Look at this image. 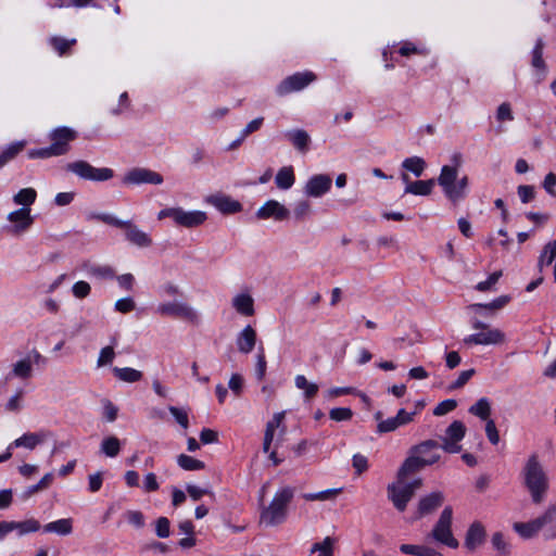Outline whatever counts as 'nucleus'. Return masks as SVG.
<instances>
[{
	"instance_id": "1",
	"label": "nucleus",
	"mask_w": 556,
	"mask_h": 556,
	"mask_svg": "<svg viewBox=\"0 0 556 556\" xmlns=\"http://www.w3.org/2000/svg\"><path fill=\"white\" fill-rule=\"evenodd\" d=\"M440 450V443L435 440H426L412 446L408 457L399 469L400 480L438 463L441 458Z\"/></svg>"
},
{
	"instance_id": "2",
	"label": "nucleus",
	"mask_w": 556,
	"mask_h": 556,
	"mask_svg": "<svg viewBox=\"0 0 556 556\" xmlns=\"http://www.w3.org/2000/svg\"><path fill=\"white\" fill-rule=\"evenodd\" d=\"M521 475L532 502L541 504L545 500L548 490V478L536 454H532L527 459Z\"/></svg>"
},
{
	"instance_id": "3",
	"label": "nucleus",
	"mask_w": 556,
	"mask_h": 556,
	"mask_svg": "<svg viewBox=\"0 0 556 556\" xmlns=\"http://www.w3.org/2000/svg\"><path fill=\"white\" fill-rule=\"evenodd\" d=\"M293 489L286 486L276 492L270 504L264 507L260 515V522L266 527H275L287 518L288 505L293 498Z\"/></svg>"
},
{
	"instance_id": "4",
	"label": "nucleus",
	"mask_w": 556,
	"mask_h": 556,
	"mask_svg": "<svg viewBox=\"0 0 556 556\" xmlns=\"http://www.w3.org/2000/svg\"><path fill=\"white\" fill-rule=\"evenodd\" d=\"M458 177L457 166L444 165L438 177V184L442 187L445 197L454 204L460 202L467 197L469 178L468 176Z\"/></svg>"
},
{
	"instance_id": "5",
	"label": "nucleus",
	"mask_w": 556,
	"mask_h": 556,
	"mask_svg": "<svg viewBox=\"0 0 556 556\" xmlns=\"http://www.w3.org/2000/svg\"><path fill=\"white\" fill-rule=\"evenodd\" d=\"M96 218L104 224L123 229L126 240L134 245L148 248L152 244L151 237L130 220H122L111 214H98Z\"/></svg>"
},
{
	"instance_id": "6",
	"label": "nucleus",
	"mask_w": 556,
	"mask_h": 556,
	"mask_svg": "<svg viewBox=\"0 0 556 556\" xmlns=\"http://www.w3.org/2000/svg\"><path fill=\"white\" fill-rule=\"evenodd\" d=\"M471 327L479 332L465 337L463 339L465 345H497L506 341V336L502 330L492 328L478 319L472 320Z\"/></svg>"
},
{
	"instance_id": "7",
	"label": "nucleus",
	"mask_w": 556,
	"mask_h": 556,
	"mask_svg": "<svg viewBox=\"0 0 556 556\" xmlns=\"http://www.w3.org/2000/svg\"><path fill=\"white\" fill-rule=\"evenodd\" d=\"M396 478V482L388 486V497L397 510L404 511L415 491L421 488L422 480L418 478L410 483H405L406 478L401 480L399 476Z\"/></svg>"
},
{
	"instance_id": "8",
	"label": "nucleus",
	"mask_w": 556,
	"mask_h": 556,
	"mask_svg": "<svg viewBox=\"0 0 556 556\" xmlns=\"http://www.w3.org/2000/svg\"><path fill=\"white\" fill-rule=\"evenodd\" d=\"M160 220L172 218L177 226L194 228L205 223L207 215L203 211H185L182 207H166L157 213Z\"/></svg>"
},
{
	"instance_id": "9",
	"label": "nucleus",
	"mask_w": 556,
	"mask_h": 556,
	"mask_svg": "<svg viewBox=\"0 0 556 556\" xmlns=\"http://www.w3.org/2000/svg\"><path fill=\"white\" fill-rule=\"evenodd\" d=\"M66 170L78 178L89 181H108L114 177V170L109 167H94L87 161H74L66 165Z\"/></svg>"
},
{
	"instance_id": "10",
	"label": "nucleus",
	"mask_w": 556,
	"mask_h": 556,
	"mask_svg": "<svg viewBox=\"0 0 556 556\" xmlns=\"http://www.w3.org/2000/svg\"><path fill=\"white\" fill-rule=\"evenodd\" d=\"M452 507L446 506L442 510L440 518L437 521L429 536L432 538L434 541L442 543L451 548H456L458 546V541L453 536L452 533Z\"/></svg>"
},
{
	"instance_id": "11",
	"label": "nucleus",
	"mask_w": 556,
	"mask_h": 556,
	"mask_svg": "<svg viewBox=\"0 0 556 556\" xmlns=\"http://www.w3.org/2000/svg\"><path fill=\"white\" fill-rule=\"evenodd\" d=\"M466 426L460 420H454L445 430V434L441 439V448L450 454L459 453L462 451L460 441L466 435Z\"/></svg>"
},
{
	"instance_id": "12",
	"label": "nucleus",
	"mask_w": 556,
	"mask_h": 556,
	"mask_svg": "<svg viewBox=\"0 0 556 556\" xmlns=\"http://www.w3.org/2000/svg\"><path fill=\"white\" fill-rule=\"evenodd\" d=\"M416 413H408L404 408L397 410L394 417L382 419L383 414L381 412L375 413L374 417L378 421L377 433L383 434L393 432L402 426L408 425L414 420Z\"/></svg>"
},
{
	"instance_id": "13",
	"label": "nucleus",
	"mask_w": 556,
	"mask_h": 556,
	"mask_svg": "<svg viewBox=\"0 0 556 556\" xmlns=\"http://www.w3.org/2000/svg\"><path fill=\"white\" fill-rule=\"evenodd\" d=\"M316 75L313 72L306 71L295 73L286 77L276 88L278 96H286L291 92L300 91L307 87L311 83L316 80Z\"/></svg>"
},
{
	"instance_id": "14",
	"label": "nucleus",
	"mask_w": 556,
	"mask_h": 556,
	"mask_svg": "<svg viewBox=\"0 0 556 556\" xmlns=\"http://www.w3.org/2000/svg\"><path fill=\"white\" fill-rule=\"evenodd\" d=\"M77 138V131L70 127H58L49 134L51 149L56 156L66 154L71 150V142Z\"/></svg>"
},
{
	"instance_id": "15",
	"label": "nucleus",
	"mask_w": 556,
	"mask_h": 556,
	"mask_svg": "<svg viewBox=\"0 0 556 556\" xmlns=\"http://www.w3.org/2000/svg\"><path fill=\"white\" fill-rule=\"evenodd\" d=\"M156 313L161 316L181 318L190 323H198L199 320L198 313L184 302L162 303L156 307Z\"/></svg>"
},
{
	"instance_id": "16",
	"label": "nucleus",
	"mask_w": 556,
	"mask_h": 556,
	"mask_svg": "<svg viewBox=\"0 0 556 556\" xmlns=\"http://www.w3.org/2000/svg\"><path fill=\"white\" fill-rule=\"evenodd\" d=\"M8 220L13 224L4 228L9 233L13 236L24 233L34 223V218L30 215V207H21L9 213Z\"/></svg>"
},
{
	"instance_id": "17",
	"label": "nucleus",
	"mask_w": 556,
	"mask_h": 556,
	"mask_svg": "<svg viewBox=\"0 0 556 556\" xmlns=\"http://www.w3.org/2000/svg\"><path fill=\"white\" fill-rule=\"evenodd\" d=\"M122 181L125 185H161L163 182V177L154 170L143 167H135L125 174Z\"/></svg>"
},
{
	"instance_id": "18",
	"label": "nucleus",
	"mask_w": 556,
	"mask_h": 556,
	"mask_svg": "<svg viewBox=\"0 0 556 556\" xmlns=\"http://www.w3.org/2000/svg\"><path fill=\"white\" fill-rule=\"evenodd\" d=\"M255 215L262 220L273 218L276 222H283L289 219L290 211L278 201L268 200L256 211Z\"/></svg>"
},
{
	"instance_id": "19",
	"label": "nucleus",
	"mask_w": 556,
	"mask_h": 556,
	"mask_svg": "<svg viewBox=\"0 0 556 556\" xmlns=\"http://www.w3.org/2000/svg\"><path fill=\"white\" fill-rule=\"evenodd\" d=\"M332 185V179L329 175L317 174L312 176L304 186V193L307 197L320 198L326 194Z\"/></svg>"
},
{
	"instance_id": "20",
	"label": "nucleus",
	"mask_w": 556,
	"mask_h": 556,
	"mask_svg": "<svg viewBox=\"0 0 556 556\" xmlns=\"http://www.w3.org/2000/svg\"><path fill=\"white\" fill-rule=\"evenodd\" d=\"M205 201L223 214H235L242 211V204L227 194H211Z\"/></svg>"
},
{
	"instance_id": "21",
	"label": "nucleus",
	"mask_w": 556,
	"mask_h": 556,
	"mask_svg": "<svg viewBox=\"0 0 556 556\" xmlns=\"http://www.w3.org/2000/svg\"><path fill=\"white\" fill-rule=\"evenodd\" d=\"M285 419V412L275 413L273 418L266 424L264 433L263 451L268 453L270 445L274 441L275 431L281 428V433H285L286 428L282 425Z\"/></svg>"
},
{
	"instance_id": "22",
	"label": "nucleus",
	"mask_w": 556,
	"mask_h": 556,
	"mask_svg": "<svg viewBox=\"0 0 556 556\" xmlns=\"http://www.w3.org/2000/svg\"><path fill=\"white\" fill-rule=\"evenodd\" d=\"M444 496L442 492H432L427 496L420 498L416 518L419 519L426 515L433 513L443 503Z\"/></svg>"
},
{
	"instance_id": "23",
	"label": "nucleus",
	"mask_w": 556,
	"mask_h": 556,
	"mask_svg": "<svg viewBox=\"0 0 556 556\" xmlns=\"http://www.w3.org/2000/svg\"><path fill=\"white\" fill-rule=\"evenodd\" d=\"M256 331L255 329L248 325L245 326L237 336L236 344L239 352L243 354H249L253 351L256 343Z\"/></svg>"
},
{
	"instance_id": "24",
	"label": "nucleus",
	"mask_w": 556,
	"mask_h": 556,
	"mask_svg": "<svg viewBox=\"0 0 556 556\" xmlns=\"http://www.w3.org/2000/svg\"><path fill=\"white\" fill-rule=\"evenodd\" d=\"M540 528L546 539L556 538V505L549 506L540 517Z\"/></svg>"
},
{
	"instance_id": "25",
	"label": "nucleus",
	"mask_w": 556,
	"mask_h": 556,
	"mask_svg": "<svg viewBox=\"0 0 556 556\" xmlns=\"http://www.w3.org/2000/svg\"><path fill=\"white\" fill-rule=\"evenodd\" d=\"M49 435L50 432L46 430H41L39 432L25 433L22 437L14 440V442L10 446L34 450L38 444L42 443Z\"/></svg>"
},
{
	"instance_id": "26",
	"label": "nucleus",
	"mask_w": 556,
	"mask_h": 556,
	"mask_svg": "<svg viewBox=\"0 0 556 556\" xmlns=\"http://www.w3.org/2000/svg\"><path fill=\"white\" fill-rule=\"evenodd\" d=\"M231 304L236 312L242 316L250 317L255 313L254 300L249 293H239L235 295Z\"/></svg>"
},
{
	"instance_id": "27",
	"label": "nucleus",
	"mask_w": 556,
	"mask_h": 556,
	"mask_svg": "<svg viewBox=\"0 0 556 556\" xmlns=\"http://www.w3.org/2000/svg\"><path fill=\"white\" fill-rule=\"evenodd\" d=\"M291 144L301 153H306L309 148L311 137L304 129H293L285 134Z\"/></svg>"
},
{
	"instance_id": "28",
	"label": "nucleus",
	"mask_w": 556,
	"mask_h": 556,
	"mask_svg": "<svg viewBox=\"0 0 556 556\" xmlns=\"http://www.w3.org/2000/svg\"><path fill=\"white\" fill-rule=\"evenodd\" d=\"M43 532L56 533L59 535H68L73 532V519L63 518L55 521H51L43 526Z\"/></svg>"
},
{
	"instance_id": "29",
	"label": "nucleus",
	"mask_w": 556,
	"mask_h": 556,
	"mask_svg": "<svg viewBox=\"0 0 556 556\" xmlns=\"http://www.w3.org/2000/svg\"><path fill=\"white\" fill-rule=\"evenodd\" d=\"M295 182V175L292 166L281 167L275 177L277 188L281 190L290 189Z\"/></svg>"
},
{
	"instance_id": "30",
	"label": "nucleus",
	"mask_w": 556,
	"mask_h": 556,
	"mask_svg": "<svg viewBox=\"0 0 556 556\" xmlns=\"http://www.w3.org/2000/svg\"><path fill=\"white\" fill-rule=\"evenodd\" d=\"M81 268L89 275L100 279H113L115 277V270L108 265H94L90 262H84Z\"/></svg>"
},
{
	"instance_id": "31",
	"label": "nucleus",
	"mask_w": 556,
	"mask_h": 556,
	"mask_svg": "<svg viewBox=\"0 0 556 556\" xmlns=\"http://www.w3.org/2000/svg\"><path fill=\"white\" fill-rule=\"evenodd\" d=\"M468 412L481 420L488 421L492 412L491 402L488 397H481L469 407Z\"/></svg>"
},
{
	"instance_id": "32",
	"label": "nucleus",
	"mask_w": 556,
	"mask_h": 556,
	"mask_svg": "<svg viewBox=\"0 0 556 556\" xmlns=\"http://www.w3.org/2000/svg\"><path fill=\"white\" fill-rule=\"evenodd\" d=\"M434 187V179L428 180H416L408 182L405 188V193H412L415 195H429Z\"/></svg>"
},
{
	"instance_id": "33",
	"label": "nucleus",
	"mask_w": 556,
	"mask_h": 556,
	"mask_svg": "<svg viewBox=\"0 0 556 556\" xmlns=\"http://www.w3.org/2000/svg\"><path fill=\"white\" fill-rule=\"evenodd\" d=\"M11 375L20 379H28L33 376V361L30 357H25L17 361L13 367Z\"/></svg>"
},
{
	"instance_id": "34",
	"label": "nucleus",
	"mask_w": 556,
	"mask_h": 556,
	"mask_svg": "<svg viewBox=\"0 0 556 556\" xmlns=\"http://www.w3.org/2000/svg\"><path fill=\"white\" fill-rule=\"evenodd\" d=\"M540 521L538 518L529 521V522H515L514 530L522 538L529 539L534 536L538 532L541 531Z\"/></svg>"
},
{
	"instance_id": "35",
	"label": "nucleus",
	"mask_w": 556,
	"mask_h": 556,
	"mask_svg": "<svg viewBox=\"0 0 556 556\" xmlns=\"http://www.w3.org/2000/svg\"><path fill=\"white\" fill-rule=\"evenodd\" d=\"M40 528V522L35 518L23 521H12V529L16 531L20 536L37 532Z\"/></svg>"
},
{
	"instance_id": "36",
	"label": "nucleus",
	"mask_w": 556,
	"mask_h": 556,
	"mask_svg": "<svg viewBox=\"0 0 556 556\" xmlns=\"http://www.w3.org/2000/svg\"><path fill=\"white\" fill-rule=\"evenodd\" d=\"M484 538V529L479 523H473L469 528L466 535V546L470 549L475 548L477 545L481 544Z\"/></svg>"
},
{
	"instance_id": "37",
	"label": "nucleus",
	"mask_w": 556,
	"mask_h": 556,
	"mask_svg": "<svg viewBox=\"0 0 556 556\" xmlns=\"http://www.w3.org/2000/svg\"><path fill=\"white\" fill-rule=\"evenodd\" d=\"M402 167L413 173L416 177H420L426 168V162L419 156H412L402 162Z\"/></svg>"
},
{
	"instance_id": "38",
	"label": "nucleus",
	"mask_w": 556,
	"mask_h": 556,
	"mask_svg": "<svg viewBox=\"0 0 556 556\" xmlns=\"http://www.w3.org/2000/svg\"><path fill=\"white\" fill-rule=\"evenodd\" d=\"M113 372L116 378H118L122 381L129 382V383L137 382V381L141 380V378L143 376L141 371L130 368V367H124V368L115 367L113 369Z\"/></svg>"
},
{
	"instance_id": "39",
	"label": "nucleus",
	"mask_w": 556,
	"mask_h": 556,
	"mask_svg": "<svg viewBox=\"0 0 556 556\" xmlns=\"http://www.w3.org/2000/svg\"><path fill=\"white\" fill-rule=\"evenodd\" d=\"M37 192L33 188H24L21 189L14 197L13 201L17 205H22L23 207H30V205L36 201Z\"/></svg>"
},
{
	"instance_id": "40",
	"label": "nucleus",
	"mask_w": 556,
	"mask_h": 556,
	"mask_svg": "<svg viewBox=\"0 0 556 556\" xmlns=\"http://www.w3.org/2000/svg\"><path fill=\"white\" fill-rule=\"evenodd\" d=\"M25 141H17L8 146L0 153V168L3 167L8 162L13 160L25 148Z\"/></svg>"
},
{
	"instance_id": "41",
	"label": "nucleus",
	"mask_w": 556,
	"mask_h": 556,
	"mask_svg": "<svg viewBox=\"0 0 556 556\" xmlns=\"http://www.w3.org/2000/svg\"><path fill=\"white\" fill-rule=\"evenodd\" d=\"M49 42L59 55H64L71 51L72 47L76 43V39L54 36L50 38Z\"/></svg>"
},
{
	"instance_id": "42",
	"label": "nucleus",
	"mask_w": 556,
	"mask_h": 556,
	"mask_svg": "<svg viewBox=\"0 0 556 556\" xmlns=\"http://www.w3.org/2000/svg\"><path fill=\"white\" fill-rule=\"evenodd\" d=\"M294 384L298 389L304 391V395L306 399L314 397L318 392V386L316 383L307 381V379L303 375H298L295 377Z\"/></svg>"
},
{
	"instance_id": "43",
	"label": "nucleus",
	"mask_w": 556,
	"mask_h": 556,
	"mask_svg": "<svg viewBox=\"0 0 556 556\" xmlns=\"http://www.w3.org/2000/svg\"><path fill=\"white\" fill-rule=\"evenodd\" d=\"M177 463L184 470H188V471L201 470V469H204V467H205L203 462L195 459L192 456H189L186 454H180L177 457Z\"/></svg>"
},
{
	"instance_id": "44",
	"label": "nucleus",
	"mask_w": 556,
	"mask_h": 556,
	"mask_svg": "<svg viewBox=\"0 0 556 556\" xmlns=\"http://www.w3.org/2000/svg\"><path fill=\"white\" fill-rule=\"evenodd\" d=\"M319 553L317 556H333V540L330 536L321 542H316L311 547V553Z\"/></svg>"
},
{
	"instance_id": "45",
	"label": "nucleus",
	"mask_w": 556,
	"mask_h": 556,
	"mask_svg": "<svg viewBox=\"0 0 556 556\" xmlns=\"http://www.w3.org/2000/svg\"><path fill=\"white\" fill-rule=\"evenodd\" d=\"M101 451L109 457H115L121 451V442L116 437L105 438L101 443Z\"/></svg>"
},
{
	"instance_id": "46",
	"label": "nucleus",
	"mask_w": 556,
	"mask_h": 556,
	"mask_svg": "<svg viewBox=\"0 0 556 556\" xmlns=\"http://www.w3.org/2000/svg\"><path fill=\"white\" fill-rule=\"evenodd\" d=\"M510 301L509 295H501L497 299L493 300L490 303H476L470 306L472 309H490V311H497L503 308L508 302Z\"/></svg>"
},
{
	"instance_id": "47",
	"label": "nucleus",
	"mask_w": 556,
	"mask_h": 556,
	"mask_svg": "<svg viewBox=\"0 0 556 556\" xmlns=\"http://www.w3.org/2000/svg\"><path fill=\"white\" fill-rule=\"evenodd\" d=\"M340 489H328L325 491H320L317 493H305L303 494V498L306 501H330L334 500L336 496L340 493Z\"/></svg>"
},
{
	"instance_id": "48",
	"label": "nucleus",
	"mask_w": 556,
	"mask_h": 556,
	"mask_svg": "<svg viewBox=\"0 0 556 556\" xmlns=\"http://www.w3.org/2000/svg\"><path fill=\"white\" fill-rule=\"evenodd\" d=\"M543 48H544V42L540 38L536 40V43L532 51V66L535 68H542V70L545 68V62L543 60Z\"/></svg>"
},
{
	"instance_id": "49",
	"label": "nucleus",
	"mask_w": 556,
	"mask_h": 556,
	"mask_svg": "<svg viewBox=\"0 0 556 556\" xmlns=\"http://www.w3.org/2000/svg\"><path fill=\"white\" fill-rule=\"evenodd\" d=\"M311 212H312V205L307 200L299 201L293 208L294 218L299 222H302L305 218H307L309 216Z\"/></svg>"
},
{
	"instance_id": "50",
	"label": "nucleus",
	"mask_w": 556,
	"mask_h": 556,
	"mask_svg": "<svg viewBox=\"0 0 556 556\" xmlns=\"http://www.w3.org/2000/svg\"><path fill=\"white\" fill-rule=\"evenodd\" d=\"M329 417L334 421H348L353 417V412L349 407H336L330 409Z\"/></svg>"
},
{
	"instance_id": "51",
	"label": "nucleus",
	"mask_w": 556,
	"mask_h": 556,
	"mask_svg": "<svg viewBox=\"0 0 556 556\" xmlns=\"http://www.w3.org/2000/svg\"><path fill=\"white\" fill-rule=\"evenodd\" d=\"M457 407L456 400L448 399L440 402L433 409L434 416H444Z\"/></svg>"
},
{
	"instance_id": "52",
	"label": "nucleus",
	"mask_w": 556,
	"mask_h": 556,
	"mask_svg": "<svg viewBox=\"0 0 556 556\" xmlns=\"http://www.w3.org/2000/svg\"><path fill=\"white\" fill-rule=\"evenodd\" d=\"M475 372L473 368L462 371L458 378L448 386V391L463 388L471 379Z\"/></svg>"
},
{
	"instance_id": "53",
	"label": "nucleus",
	"mask_w": 556,
	"mask_h": 556,
	"mask_svg": "<svg viewBox=\"0 0 556 556\" xmlns=\"http://www.w3.org/2000/svg\"><path fill=\"white\" fill-rule=\"evenodd\" d=\"M502 277V270L494 271L491 274L486 280L480 281L476 289L481 292H485L491 290L498 281V279Z\"/></svg>"
},
{
	"instance_id": "54",
	"label": "nucleus",
	"mask_w": 556,
	"mask_h": 556,
	"mask_svg": "<svg viewBox=\"0 0 556 556\" xmlns=\"http://www.w3.org/2000/svg\"><path fill=\"white\" fill-rule=\"evenodd\" d=\"M73 295L76 299H85L87 298L91 292V287L87 281L80 280L74 283L72 288Z\"/></svg>"
},
{
	"instance_id": "55",
	"label": "nucleus",
	"mask_w": 556,
	"mask_h": 556,
	"mask_svg": "<svg viewBox=\"0 0 556 556\" xmlns=\"http://www.w3.org/2000/svg\"><path fill=\"white\" fill-rule=\"evenodd\" d=\"M53 481V475L51 472L46 473L37 484H34L28 488L27 495H33L34 493H37L41 490H45L49 488V485Z\"/></svg>"
},
{
	"instance_id": "56",
	"label": "nucleus",
	"mask_w": 556,
	"mask_h": 556,
	"mask_svg": "<svg viewBox=\"0 0 556 556\" xmlns=\"http://www.w3.org/2000/svg\"><path fill=\"white\" fill-rule=\"evenodd\" d=\"M169 413L173 415L175 420L184 428L187 429L189 426L188 414L186 410L178 408L176 406L168 407Z\"/></svg>"
},
{
	"instance_id": "57",
	"label": "nucleus",
	"mask_w": 556,
	"mask_h": 556,
	"mask_svg": "<svg viewBox=\"0 0 556 556\" xmlns=\"http://www.w3.org/2000/svg\"><path fill=\"white\" fill-rule=\"evenodd\" d=\"M124 516L126 520L136 528H142L144 526V516L139 510H127Z\"/></svg>"
},
{
	"instance_id": "58",
	"label": "nucleus",
	"mask_w": 556,
	"mask_h": 556,
	"mask_svg": "<svg viewBox=\"0 0 556 556\" xmlns=\"http://www.w3.org/2000/svg\"><path fill=\"white\" fill-rule=\"evenodd\" d=\"M492 544L502 555H507L509 553V545L502 533L497 532L493 534Z\"/></svg>"
},
{
	"instance_id": "59",
	"label": "nucleus",
	"mask_w": 556,
	"mask_h": 556,
	"mask_svg": "<svg viewBox=\"0 0 556 556\" xmlns=\"http://www.w3.org/2000/svg\"><path fill=\"white\" fill-rule=\"evenodd\" d=\"M170 522L166 517H160L156 520L155 532L159 538L165 539L169 536Z\"/></svg>"
},
{
	"instance_id": "60",
	"label": "nucleus",
	"mask_w": 556,
	"mask_h": 556,
	"mask_svg": "<svg viewBox=\"0 0 556 556\" xmlns=\"http://www.w3.org/2000/svg\"><path fill=\"white\" fill-rule=\"evenodd\" d=\"M518 195L522 203L531 202L535 197L534 187L528 185H521L518 187Z\"/></svg>"
},
{
	"instance_id": "61",
	"label": "nucleus",
	"mask_w": 556,
	"mask_h": 556,
	"mask_svg": "<svg viewBox=\"0 0 556 556\" xmlns=\"http://www.w3.org/2000/svg\"><path fill=\"white\" fill-rule=\"evenodd\" d=\"M485 434L493 445L500 442V434L493 419L485 421Z\"/></svg>"
},
{
	"instance_id": "62",
	"label": "nucleus",
	"mask_w": 556,
	"mask_h": 556,
	"mask_svg": "<svg viewBox=\"0 0 556 556\" xmlns=\"http://www.w3.org/2000/svg\"><path fill=\"white\" fill-rule=\"evenodd\" d=\"M135 307L136 304L131 298L119 299L115 302V309L123 314L134 311Z\"/></svg>"
},
{
	"instance_id": "63",
	"label": "nucleus",
	"mask_w": 556,
	"mask_h": 556,
	"mask_svg": "<svg viewBox=\"0 0 556 556\" xmlns=\"http://www.w3.org/2000/svg\"><path fill=\"white\" fill-rule=\"evenodd\" d=\"M243 378L239 374H233L228 382L229 389L233 392L236 396H239L243 389Z\"/></svg>"
},
{
	"instance_id": "64",
	"label": "nucleus",
	"mask_w": 556,
	"mask_h": 556,
	"mask_svg": "<svg viewBox=\"0 0 556 556\" xmlns=\"http://www.w3.org/2000/svg\"><path fill=\"white\" fill-rule=\"evenodd\" d=\"M115 353L112 346H105L100 351L98 358V366H104L111 364L114 359Z\"/></svg>"
}]
</instances>
